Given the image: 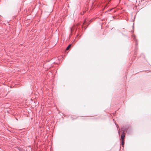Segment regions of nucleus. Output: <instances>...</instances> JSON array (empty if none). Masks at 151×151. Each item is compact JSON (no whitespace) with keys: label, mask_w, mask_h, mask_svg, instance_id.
Returning a JSON list of instances; mask_svg holds the SVG:
<instances>
[{"label":"nucleus","mask_w":151,"mask_h":151,"mask_svg":"<svg viewBox=\"0 0 151 151\" xmlns=\"http://www.w3.org/2000/svg\"><path fill=\"white\" fill-rule=\"evenodd\" d=\"M125 136L124 134V131L123 130V134H122L121 136V139L122 140H124V138Z\"/></svg>","instance_id":"obj_1"},{"label":"nucleus","mask_w":151,"mask_h":151,"mask_svg":"<svg viewBox=\"0 0 151 151\" xmlns=\"http://www.w3.org/2000/svg\"><path fill=\"white\" fill-rule=\"evenodd\" d=\"M85 23V22H84V23H83V24H84V23Z\"/></svg>","instance_id":"obj_7"},{"label":"nucleus","mask_w":151,"mask_h":151,"mask_svg":"<svg viewBox=\"0 0 151 151\" xmlns=\"http://www.w3.org/2000/svg\"><path fill=\"white\" fill-rule=\"evenodd\" d=\"M117 128H118L119 127L118 125L117 124Z\"/></svg>","instance_id":"obj_6"},{"label":"nucleus","mask_w":151,"mask_h":151,"mask_svg":"<svg viewBox=\"0 0 151 151\" xmlns=\"http://www.w3.org/2000/svg\"><path fill=\"white\" fill-rule=\"evenodd\" d=\"M122 145L123 146L124 145V140H122Z\"/></svg>","instance_id":"obj_4"},{"label":"nucleus","mask_w":151,"mask_h":151,"mask_svg":"<svg viewBox=\"0 0 151 151\" xmlns=\"http://www.w3.org/2000/svg\"><path fill=\"white\" fill-rule=\"evenodd\" d=\"M18 149L20 151H25L22 148H21L20 147H18Z\"/></svg>","instance_id":"obj_2"},{"label":"nucleus","mask_w":151,"mask_h":151,"mask_svg":"<svg viewBox=\"0 0 151 151\" xmlns=\"http://www.w3.org/2000/svg\"><path fill=\"white\" fill-rule=\"evenodd\" d=\"M71 46V44H70L67 47V48H66V50H68L70 47Z\"/></svg>","instance_id":"obj_3"},{"label":"nucleus","mask_w":151,"mask_h":151,"mask_svg":"<svg viewBox=\"0 0 151 151\" xmlns=\"http://www.w3.org/2000/svg\"><path fill=\"white\" fill-rule=\"evenodd\" d=\"M133 39L134 40H136V39H135V36H134V37L133 38Z\"/></svg>","instance_id":"obj_5"}]
</instances>
